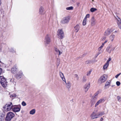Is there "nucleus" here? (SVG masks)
Listing matches in <instances>:
<instances>
[{
	"label": "nucleus",
	"instance_id": "63",
	"mask_svg": "<svg viewBox=\"0 0 121 121\" xmlns=\"http://www.w3.org/2000/svg\"><path fill=\"white\" fill-rule=\"evenodd\" d=\"M97 55H96V57H97Z\"/></svg>",
	"mask_w": 121,
	"mask_h": 121
},
{
	"label": "nucleus",
	"instance_id": "58",
	"mask_svg": "<svg viewBox=\"0 0 121 121\" xmlns=\"http://www.w3.org/2000/svg\"><path fill=\"white\" fill-rule=\"evenodd\" d=\"M76 0H72V2H73V3H74L75 2Z\"/></svg>",
	"mask_w": 121,
	"mask_h": 121
},
{
	"label": "nucleus",
	"instance_id": "1",
	"mask_svg": "<svg viewBox=\"0 0 121 121\" xmlns=\"http://www.w3.org/2000/svg\"><path fill=\"white\" fill-rule=\"evenodd\" d=\"M15 116V114L12 112H9L7 114L5 120L6 121H10Z\"/></svg>",
	"mask_w": 121,
	"mask_h": 121
},
{
	"label": "nucleus",
	"instance_id": "2",
	"mask_svg": "<svg viewBox=\"0 0 121 121\" xmlns=\"http://www.w3.org/2000/svg\"><path fill=\"white\" fill-rule=\"evenodd\" d=\"M0 82L3 87H6L7 82L6 79L3 76H0Z\"/></svg>",
	"mask_w": 121,
	"mask_h": 121
},
{
	"label": "nucleus",
	"instance_id": "3",
	"mask_svg": "<svg viewBox=\"0 0 121 121\" xmlns=\"http://www.w3.org/2000/svg\"><path fill=\"white\" fill-rule=\"evenodd\" d=\"M12 107L13 112H18L21 109V105H12Z\"/></svg>",
	"mask_w": 121,
	"mask_h": 121
},
{
	"label": "nucleus",
	"instance_id": "22",
	"mask_svg": "<svg viewBox=\"0 0 121 121\" xmlns=\"http://www.w3.org/2000/svg\"><path fill=\"white\" fill-rule=\"evenodd\" d=\"M109 29H108L104 32V35L105 36H107L108 35L110 34L109 33Z\"/></svg>",
	"mask_w": 121,
	"mask_h": 121
},
{
	"label": "nucleus",
	"instance_id": "61",
	"mask_svg": "<svg viewBox=\"0 0 121 121\" xmlns=\"http://www.w3.org/2000/svg\"><path fill=\"white\" fill-rule=\"evenodd\" d=\"M104 43H102V45H103V46H104Z\"/></svg>",
	"mask_w": 121,
	"mask_h": 121
},
{
	"label": "nucleus",
	"instance_id": "18",
	"mask_svg": "<svg viewBox=\"0 0 121 121\" xmlns=\"http://www.w3.org/2000/svg\"><path fill=\"white\" fill-rule=\"evenodd\" d=\"M104 101V99H101L99 100H98L95 105V107H96L100 103H102L103 101Z\"/></svg>",
	"mask_w": 121,
	"mask_h": 121
},
{
	"label": "nucleus",
	"instance_id": "41",
	"mask_svg": "<svg viewBox=\"0 0 121 121\" xmlns=\"http://www.w3.org/2000/svg\"><path fill=\"white\" fill-rule=\"evenodd\" d=\"M11 97H15L16 96V95L15 94H13L10 96Z\"/></svg>",
	"mask_w": 121,
	"mask_h": 121
},
{
	"label": "nucleus",
	"instance_id": "45",
	"mask_svg": "<svg viewBox=\"0 0 121 121\" xmlns=\"http://www.w3.org/2000/svg\"><path fill=\"white\" fill-rule=\"evenodd\" d=\"M115 47H111V48H111V49L110 50L111 51V52L112 51H113L114 50V49H115Z\"/></svg>",
	"mask_w": 121,
	"mask_h": 121
},
{
	"label": "nucleus",
	"instance_id": "21",
	"mask_svg": "<svg viewBox=\"0 0 121 121\" xmlns=\"http://www.w3.org/2000/svg\"><path fill=\"white\" fill-rule=\"evenodd\" d=\"M117 31H116L115 32H116ZM114 32H113L112 35L110 36V39L112 40V41L113 40L114 37L115 35L114 34Z\"/></svg>",
	"mask_w": 121,
	"mask_h": 121
},
{
	"label": "nucleus",
	"instance_id": "29",
	"mask_svg": "<svg viewBox=\"0 0 121 121\" xmlns=\"http://www.w3.org/2000/svg\"><path fill=\"white\" fill-rule=\"evenodd\" d=\"M98 114L99 117L102 116L104 114V112H99Z\"/></svg>",
	"mask_w": 121,
	"mask_h": 121
},
{
	"label": "nucleus",
	"instance_id": "13",
	"mask_svg": "<svg viewBox=\"0 0 121 121\" xmlns=\"http://www.w3.org/2000/svg\"><path fill=\"white\" fill-rule=\"evenodd\" d=\"M80 28V27L79 26V25L78 24L76 25L74 27L75 31L76 33L79 30Z\"/></svg>",
	"mask_w": 121,
	"mask_h": 121
},
{
	"label": "nucleus",
	"instance_id": "46",
	"mask_svg": "<svg viewBox=\"0 0 121 121\" xmlns=\"http://www.w3.org/2000/svg\"><path fill=\"white\" fill-rule=\"evenodd\" d=\"M103 45H102L99 48V51L101 49L103 48Z\"/></svg>",
	"mask_w": 121,
	"mask_h": 121
},
{
	"label": "nucleus",
	"instance_id": "38",
	"mask_svg": "<svg viewBox=\"0 0 121 121\" xmlns=\"http://www.w3.org/2000/svg\"><path fill=\"white\" fill-rule=\"evenodd\" d=\"M98 93H99V91H97V92L94 94V96L93 98L95 97V98H96V96L98 95Z\"/></svg>",
	"mask_w": 121,
	"mask_h": 121
},
{
	"label": "nucleus",
	"instance_id": "12",
	"mask_svg": "<svg viewBox=\"0 0 121 121\" xmlns=\"http://www.w3.org/2000/svg\"><path fill=\"white\" fill-rule=\"evenodd\" d=\"M117 22V25L119 28L121 29V19L120 18L117 17V18H116Z\"/></svg>",
	"mask_w": 121,
	"mask_h": 121
},
{
	"label": "nucleus",
	"instance_id": "35",
	"mask_svg": "<svg viewBox=\"0 0 121 121\" xmlns=\"http://www.w3.org/2000/svg\"><path fill=\"white\" fill-rule=\"evenodd\" d=\"M86 77L85 76H84L82 78V81L83 82H86Z\"/></svg>",
	"mask_w": 121,
	"mask_h": 121
},
{
	"label": "nucleus",
	"instance_id": "39",
	"mask_svg": "<svg viewBox=\"0 0 121 121\" xmlns=\"http://www.w3.org/2000/svg\"><path fill=\"white\" fill-rule=\"evenodd\" d=\"M116 84L117 86H120V82L119 81H117L116 82Z\"/></svg>",
	"mask_w": 121,
	"mask_h": 121
},
{
	"label": "nucleus",
	"instance_id": "49",
	"mask_svg": "<svg viewBox=\"0 0 121 121\" xmlns=\"http://www.w3.org/2000/svg\"><path fill=\"white\" fill-rule=\"evenodd\" d=\"M6 104L3 107V109L5 110V109H6Z\"/></svg>",
	"mask_w": 121,
	"mask_h": 121
},
{
	"label": "nucleus",
	"instance_id": "25",
	"mask_svg": "<svg viewBox=\"0 0 121 121\" xmlns=\"http://www.w3.org/2000/svg\"><path fill=\"white\" fill-rule=\"evenodd\" d=\"M111 47V46H108L107 48L106 49V51L108 52L109 53H110L111 52V51H110V50H109V49Z\"/></svg>",
	"mask_w": 121,
	"mask_h": 121
},
{
	"label": "nucleus",
	"instance_id": "51",
	"mask_svg": "<svg viewBox=\"0 0 121 121\" xmlns=\"http://www.w3.org/2000/svg\"><path fill=\"white\" fill-rule=\"evenodd\" d=\"M2 71V69L1 68H0V75Z\"/></svg>",
	"mask_w": 121,
	"mask_h": 121
},
{
	"label": "nucleus",
	"instance_id": "23",
	"mask_svg": "<svg viewBox=\"0 0 121 121\" xmlns=\"http://www.w3.org/2000/svg\"><path fill=\"white\" fill-rule=\"evenodd\" d=\"M92 60H88L86 61L85 63L86 64H90L92 63Z\"/></svg>",
	"mask_w": 121,
	"mask_h": 121
},
{
	"label": "nucleus",
	"instance_id": "11",
	"mask_svg": "<svg viewBox=\"0 0 121 121\" xmlns=\"http://www.w3.org/2000/svg\"><path fill=\"white\" fill-rule=\"evenodd\" d=\"M90 87V83H89L88 84H86L84 87V90L85 92H86Z\"/></svg>",
	"mask_w": 121,
	"mask_h": 121
},
{
	"label": "nucleus",
	"instance_id": "55",
	"mask_svg": "<svg viewBox=\"0 0 121 121\" xmlns=\"http://www.w3.org/2000/svg\"><path fill=\"white\" fill-rule=\"evenodd\" d=\"M100 50L99 51V52H98V54L97 55V56L99 54H100L101 53V51L100 52Z\"/></svg>",
	"mask_w": 121,
	"mask_h": 121
},
{
	"label": "nucleus",
	"instance_id": "52",
	"mask_svg": "<svg viewBox=\"0 0 121 121\" xmlns=\"http://www.w3.org/2000/svg\"><path fill=\"white\" fill-rule=\"evenodd\" d=\"M82 57H83L82 56V55H81V56H80L79 57H78L77 58V60H78V59H79L80 58H81Z\"/></svg>",
	"mask_w": 121,
	"mask_h": 121
},
{
	"label": "nucleus",
	"instance_id": "17",
	"mask_svg": "<svg viewBox=\"0 0 121 121\" xmlns=\"http://www.w3.org/2000/svg\"><path fill=\"white\" fill-rule=\"evenodd\" d=\"M59 73L60 76L62 78V80L65 82V79L64 77L63 73L61 72H60Z\"/></svg>",
	"mask_w": 121,
	"mask_h": 121
},
{
	"label": "nucleus",
	"instance_id": "6",
	"mask_svg": "<svg viewBox=\"0 0 121 121\" xmlns=\"http://www.w3.org/2000/svg\"><path fill=\"white\" fill-rule=\"evenodd\" d=\"M70 20L69 17H65L63 18L61 20L60 23H61L64 24L68 23Z\"/></svg>",
	"mask_w": 121,
	"mask_h": 121
},
{
	"label": "nucleus",
	"instance_id": "16",
	"mask_svg": "<svg viewBox=\"0 0 121 121\" xmlns=\"http://www.w3.org/2000/svg\"><path fill=\"white\" fill-rule=\"evenodd\" d=\"M95 24V20L94 17H92L91 19V26H93Z\"/></svg>",
	"mask_w": 121,
	"mask_h": 121
},
{
	"label": "nucleus",
	"instance_id": "30",
	"mask_svg": "<svg viewBox=\"0 0 121 121\" xmlns=\"http://www.w3.org/2000/svg\"><path fill=\"white\" fill-rule=\"evenodd\" d=\"M109 64H108V63H106L103 66V68L104 69H105L107 68Z\"/></svg>",
	"mask_w": 121,
	"mask_h": 121
},
{
	"label": "nucleus",
	"instance_id": "50",
	"mask_svg": "<svg viewBox=\"0 0 121 121\" xmlns=\"http://www.w3.org/2000/svg\"><path fill=\"white\" fill-rule=\"evenodd\" d=\"M111 58H109L108 60H107V63H108V64H109L108 63V62L111 60Z\"/></svg>",
	"mask_w": 121,
	"mask_h": 121
},
{
	"label": "nucleus",
	"instance_id": "8",
	"mask_svg": "<svg viewBox=\"0 0 121 121\" xmlns=\"http://www.w3.org/2000/svg\"><path fill=\"white\" fill-rule=\"evenodd\" d=\"M23 74L22 71H20L17 73L15 75V77L17 79H19L21 78Z\"/></svg>",
	"mask_w": 121,
	"mask_h": 121
},
{
	"label": "nucleus",
	"instance_id": "36",
	"mask_svg": "<svg viewBox=\"0 0 121 121\" xmlns=\"http://www.w3.org/2000/svg\"><path fill=\"white\" fill-rule=\"evenodd\" d=\"M26 104L24 101H23L22 103V105L23 106H25L26 105Z\"/></svg>",
	"mask_w": 121,
	"mask_h": 121
},
{
	"label": "nucleus",
	"instance_id": "43",
	"mask_svg": "<svg viewBox=\"0 0 121 121\" xmlns=\"http://www.w3.org/2000/svg\"><path fill=\"white\" fill-rule=\"evenodd\" d=\"M10 81L11 82H12L13 84L15 83V82L14 81V79H11L10 80Z\"/></svg>",
	"mask_w": 121,
	"mask_h": 121
},
{
	"label": "nucleus",
	"instance_id": "14",
	"mask_svg": "<svg viewBox=\"0 0 121 121\" xmlns=\"http://www.w3.org/2000/svg\"><path fill=\"white\" fill-rule=\"evenodd\" d=\"M96 99L97 98H95V97L93 98L91 100V107H92L95 103Z\"/></svg>",
	"mask_w": 121,
	"mask_h": 121
},
{
	"label": "nucleus",
	"instance_id": "59",
	"mask_svg": "<svg viewBox=\"0 0 121 121\" xmlns=\"http://www.w3.org/2000/svg\"><path fill=\"white\" fill-rule=\"evenodd\" d=\"M107 42V41H105L104 42V43H106V42Z\"/></svg>",
	"mask_w": 121,
	"mask_h": 121
},
{
	"label": "nucleus",
	"instance_id": "10",
	"mask_svg": "<svg viewBox=\"0 0 121 121\" xmlns=\"http://www.w3.org/2000/svg\"><path fill=\"white\" fill-rule=\"evenodd\" d=\"M6 107H7L6 108V110L7 111H8L10 110L12 108V105H13L12 103V102H9L8 104H6Z\"/></svg>",
	"mask_w": 121,
	"mask_h": 121
},
{
	"label": "nucleus",
	"instance_id": "37",
	"mask_svg": "<svg viewBox=\"0 0 121 121\" xmlns=\"http://www.w3.org/2000/svg\"><path fill=\"white\" fill-rule=\"evenodd\" d=\"M89 17L90 14H87L86 15L84 18L86 20L87 18Z\"/></svg>",
	"mask_w": 121,
	"mask_h": 121
},
{
	"label": "nucleus",
	"instance_id": "26",
	"mask_svg": "<svg viewBox=\"0 0 121 121\" xmlns=\"http://www.w3.org/2000/svg\"><path fill=\"white\" fill-rule=\"evenodd\" d=\"M35 109H33L31 110L30 112V114L33 115L35 114Z\"/></svg>",
	"mask_w": 121,
	"mask_h": 121
},
{
	"label": "nucleus",
	"instance_id": "34",
	"mask_svg": "<svg viewBox=\"0 0 121 121\" xmlns=\"http://www.w3.org/2000/svg\"><path fill=\"white\" fill-rule=\"evenodd\" d=\"M117 98L118 101L120 102L121 101V98L119 96H117Z\"/></svg>",
	"mask_w": 121,
	"mask_h": 121
},
{
	"label": "nucleus",
	"instance_id": "54",
	"mask_svg": "<svg viewBox=\"0 0 121 121\" xmlns=\"http://www.w3.org/2000/svg\"><path fill=\"white\" fill-rule=\"evenodd\" d=\"M86 54H83L82 55V56L83 57H84V56H86Z\"/></svg>",
	"mask_w": 121,
	"mask_h": 121
},
{
	"label": "nucleus",
	"instance_id": "31",
	"mask_svg": "<svg viewBox=\"0 0 121 121\" xmlns=\"http://www.w3.org/2000/svg\"><path fill=\"white\" fill-rule=\"evenodd\" d=\"M86 20L85 19H84L83 21L82 22V25L83 26H85L86 24Z\"/></svg>",
	"mask_w": 121,
	"mask_h": 121
},
{
	"label": "nucleus",
	"instance_id": "20",
	"mask_svg": "<svg viewBox=\"0 0 121 121\" xmlns=\"http://www.w3.org/2000/svg\"><path fill=\"white\" fill-rule=\"evenodd\" d=\"M110 81H107L106 82L104 87L105 89H106L107 88V86H110L111 82Z\"/></svg>",
	"mask_w": 121,
	"mask_h": 121
},
{
	"label": "nucleus",
	"instance_id": "60",
	"mask_svg": "<svg viewBox=\"0 0 121 121\" xmlns=\"http://www.w3.org/2000/svg\"><path fill=\"white\" fill-rule=\"evenodd\" d=\"M114 86H115V85H112L111 86L112 87H113Z\"/></svg>",
	"mask_w": 121,
	"mask_h": 121
},
{
	"label": "nucleus",
	"instance_id": "5",
	"mask_svg": "<svg viewBox=\"0 0 121 121\" xmlns=\"http://www.w3.org/2000/svg\"><path fill=\"white\" fill-rule=\"evenodd\" d=\"M51 41V40L48 36V34L47 35L45 36L44 39V44L46 46L47 45L49 44Z\"/></svg>",
	"mask_w": 121,
	"mask_h": 121
},
{
	"label": "nucleus",
	"instance_id": "47",
	"mask_svg": "<svg viewBox=\"0 0 121 121\" xmlns=\"http://www.w3.org/2000/svg\"><path fill=\"white\" fill-rule=\"evenodd\" d=\"M91 72V71H90L88 72L87 74V76H89Z\"/></svg>",
	"mask_w": 121,
	"mask_h": 121
},
{
	"label": "nucleus",
	"instance_id": "9",
	"mask_svg": "<svg viewBox=\"0 0 121 121\" xmlns=\"http://www.w3.org/2000/svg\"><path fill=\"white\" fill-rule=\"evenodd\" d=\"M91 118L92 119L99 117L98 114H96L94 112H93L91 115Z\"/></svg>",
	"mask_w": 121,
	"mask_h": 121
},
{
	"label": "nucleus",
	"instance_id": "24",
	"mask_svg": "<svg viewBox=\"0 0 121 121\" xmlns=\"http://www.w3.org/2000/svg\"><path fill=\"white\" fill-rule=\"evenodd\" d=\"M43 7L41 6L39 9V13L40 14H42L43 12Z\"/></svg>",
	"mask_w": 121,
	"mask_h": 121
},
{
	"label": "nucleus",
	"instance_id": "56",
	"mask_svg": "<svg viewBox=\"0 0 121 121\" xmlns=\"http://www.w3.org/2000/svg\"><path fill=\"white\" fill-rule=\"evenodd\" d=\"M59 53V55H60L62 53V52H61L59 50L58 52Z\"/></svg>",
	"mask_w": 121,
	"mask_h": 121
},
{
	"label": "nucleus",
	"instance_id": "42",
	"mask_svg": "<svg viewBox=\"0 0 121 121\" xmlns=\"http://www.w3.org/2000/svg\"><path fill=\"white\" fill-rule=\"evenodd\" d=\"M121 74V73H120L117 74V75H116L115 76V78H118V77Z\"/></svg>",
	"mask_w": 121,
	"mask_h": 121
},
{
	"label": "nucleus",
	"instance_id": "40",
	"mask_svg": "<svg viewBox=\"0 0 121 121\" xmlns=\"http://www.w3.org/2000/svg\"><path fill=\"white\" fill-rule=\"evenodd\" d=\"M114 30V29H111L110 30H109V33L110 34Z\"/></svg>",
	"mask_w": 121,
	"mask_h": 121
},
{
	"label": "nucleus",
	"instance_id": "64",
	"mask_svg": "<svg viewBox=\"0 0 121 121\" xmlns=\"http://www.w3.org/2000/svg\"><path fill=\"white\" fill-rule=\"evenodd\" d=\"M109 87V86H108V88Z\"/></svg>",
	"mask_w": 121,
	"mask_h": 121
},
{
	"label": "nucleus",
	"instance_id": "28",
	"mask_svg": "<svg viewBox=\"0 0 121 121\" xmlns=\"http://www.w3.org/2000/svg\"><path fill=\"white\" fill-rule=\"evenodd\" d=\"M16 67L13 68L11 69V71L12 73H14V72L16 71Z\"/></svg>",
	"mask_w": 121,
	"mask_h": 121
},
{
	"label": "nucleus",
	"instance_id": "33",
	"mask_svg": "<svg viewBox=\"0 0 121 121\" xmlns=\"http://www.w3.org/2000/svg\"><path fill=\"white\" fill-rule=\"evenodd\" d=\"M10 51L13 53H15L16 52L15 50L14 49V48H11L10 50Z\"/></svg>",
	"mask_w": 121,
	"mask_h": 121
},
{
	"label": "nucleus",
	"instance_id": "27",
	"mask_svg": "<svg viewBox=\"0 0 121 121\" xmlns=\"http://www.w3.org/2000/svg\"><path fill=\"white\" fill-rule=\"evenodd\" d=\"M97 10V9L96 8H92L90 9V11L91 12H93Z\"/></svg>",
	"mask_w": 121,
	"mask_h": 121
},
{
	"label": "nucleus",
	"instance_id": "7",
	"mask_svg": "<svg viewBox=\"0 0 121 121\" xmlns=\"http://www.w3.org/2000/svg\"><path fill=\"white\" fill-rule=\"evenodd\" d=\"M59 32L57 34L58 38L60 39H62L64 36V33L61 29L59 30Z\"/></svg>",
	"mask_w": 121,
	"mask_h": 121
},
{
	"label": "nucleus",
	"instance_id": "62",
	"mask_svg": "<svg viewBox=\"0 0 121 121\" xmlns=\"http://www.w3.org/2000/svg\"><path fill=\"white\" fill-rule=\"evenodd\" d=\"M92 0V1H94V0Z\"/></svg>",
	"mask_w": 121,
	"mask_h": 121
},
{
	"label": "nucleus",
	"instance_id": "32",
	"mask_svg": "<svg viewBox=\"0 0 121 121\" xmlns=\"http://www.w3.org/2000/svg\"><path fill=\"white\" fill-rule=\"evenodd\" d=\"M73 6H70V7H67L66 8V9L67 10H73Z\"/></svg>",
	"mask_w": 121,
	"mask_h": 121
},
{
	"label": "nucleus",
	"instance_id": "4",
	"mask_svg": "<svg viewBox=\"0 0 121 121\" xmlns=\"http://www.w3.org/2000/svg\"><path fill=\"white\" fill-rule=\"evenodd\" d=\"M107 78V76L105 74L101 76L98 81V83L101 84L105 81Z\"/></svg>",
	"mask_w": 121,
	"mask_h": 121
},
{
	"label": "nucleus",
	"instance_id": "53",
	"mask_svg": "<svg viewBox=\"0 0 121 121\" xmlns=\"http://www.w3.org/2000/svg\"><path fill=\"white\" fill-rule=\"evenodd\" d=\"M78 7L79 6V5L80 4V3L79 2H78L76 3Z\"/></svg>",
	"mask_w": 121,
	"mask_h": 121
},
{
	"label": "nucleus",
	"instance_id": "19",
	"mask_svg": "<svg viewBox=\"0 0 121 121\" xmlns=\"http://www.w3.org/2000/svg\"><path fill=\"white\" fill-rule=\"evenodd\" d=\"M5 115L3 113H0V121L3 120L4 118Z\"/></svg>",
	"mask_w": 121,
	"mask_h": 121
},
{
	"label": "nucleus",
	"instance_id": "15",
	"mask_svg": "<svg viewBox=\"0 0 121 121\" xmlns=\"http://www.w3.org/2000/svg\"><path fill=\"white\" fill-rule=\"evenodd\" d=\"M66 83V84L67 86V87L68 88V90H69L70 89V87L71 86V84L70 83V82H69L68 81L67 82H66V81H65V82Z\"/></svg>",
	"mask_w": 121,
	"mask_h": 121
},
{
	"label": "nucleus",
	"instance_id": "44",
	"mask_svg": "<svg viewBox=\"0 0 121 121\" xmlns=\"http://www.w3.org/2000/svg\"><path fill=\"white\" fill-rule=\"evenodd\" d=\"M75 77L76 78L77 80H78L79 79V77L77 74H76L75 75Z\"/></svg>",
	"mask_w": 121,
	"mask_h": 121
},
{
	"label": "nucleus",
	"instance_id": "48",
	"mask_svg": "<svg viewBox=\"0 0 121 121\" xmlns=\"http://www.w3.org/2000/svg\"><path fill=\"white\" fill-rule=\"evenodd\" d=\"M55 50L57 53L59 51V50H58L57 48H55Z\"/></svg>",
	"mask_w": 121,
	"mask_h": 121
},
{
	"label": "nucleus",
	"instance_id": "57",
	"mask_svg": "<svg viewBox=\"0 0 121 121\" xmlns=\"http://www.w3.org/2000/svg\"><path fill=\"white\" fill-rule=\"evenodd\" d=\"M103 120V118L102 117L100 119V120L101 121H102Z\"/></svg>",
	"mask_w": 121,
	"mask_h": 121
}]
</instances>
